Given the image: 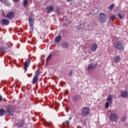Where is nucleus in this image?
<instances>
[{"mask_svg": "<svg viewBox=\"0 0 128 128\" xmlns=\"http://www.w3.org/2000/svg\"><path fill=\"white\" fill-rule=\"evenodd\" d=\"M80 98V97L78 96H74L72 97V100H73L74 102H76V100H78Z\"/></svg>", "mask_w": 128, "mask_h": 128, "instance_id": "obj_17", "label": "nucleus"}, {"mask_svg": "<svg viewBox=\"0 0 128 128\" xmlns=\"http://www.w3.org/2000/svg\"><path fill=\"white\" fill-rule=\"evenodd\" d=\"M62 48H68V43L65 42H64L62 44Z\"/></svg>", "mask_w": 128, "mask_h": 128, "instance_id": "obj_22", "label": "nucleus"}, {"mask_svg": "<svg viewBox=\"0 0 128 128\" xmlns=\"http://www.w3.org/2000/svg\"><path fill=\"white\" fill-rule=\"evenodd\" d=\"M114 18H116V16L114 15H112L110 17V20H111L112 22L114 20Z\"/></svg>", "mask_w": 128, "mask_h": 128, "instance_id": "obj_29", "label": "nucleus"}, {"mask_svg": "<svg viewBox=\"0 0 128 128\" xmlns=\"http://www.w3.org/2000/svg\"><path fill=\"white\" fill-rule=\"evenodd\" d=\"M46 10L47 14H50L54 10V6H49L46 8Z\"/></svg>", "mask_w": 128, "mask_h": 128, "instance_id": "obj_6", "label": "nucleus"}, {"mask_svg": "<svg viewBox=\"0 0 128 128\" xmlns=\"http://www.w3.org/2000/svg\"><path fill=\"white\" fill-rule=\"evenodd\" d=\"M122 122H126V115H124L121 118Z\"/></svg>", "mask_w": 128, "mask_h": 128, "instance_id": "obj_25", "label": "nucleus"}, {"mask_svg": "<svg viewBox=\"0 0 128 128\" xmlns=\"http://www.w3.org/2000/svg\"><path fill=\"white\" fill-rule=\"evenodd\" d=\"M4 114H6V110L4 109H1L0 110V116H4Z\"/></svg>", "mask_w": 128, "mask_h": 128, "instance_id": "obj_21", "label": "nucleus"}, {"mask_svg": "<svg viewBox=\"0 0 128 128\" xmlns=\"http://www.w3.org/2000/svg\"><path fill=\"white\" fill-rule=\"evenodd\" d=\"M96 48H98V44L96 43H94L90 46V50L91 52H96Z\"/></svg>", "mask_w": 128, "mask_h": 128, "instance_id": "obj_10", "label": "nucleus"}, {"mask_svg": "<svg viewBox=\"0 0 128 128\" xmlns=\"http://www.w3.org/2000/svg\"><path fill=\"white\" fill-rule=\"evenodd\" d=\"M52 54H50V55L46 58V62H48V61L50 60L52 58Z\"/></svg>", "mask_w": 128, "mask_h": 128, "instance_id": "obj_27", "label": "nucleus"}, {"mask_svg": "<svg viewBox=\"0 0 128 128\" xmlns=\"http://www.w3.org/2000/svg\"><path fill=\"white\" fill-rule=\"evenodd\" d=\"M0 24L2 26H8L10 24V21L8 19L3 18L1 20Z\"/></svg>", "mask_w": 128, "mask_h": 128, "instance_id": "obj_9", "label": "nucleus"}, {"mask_svg": "<svg viewBox=\"0 0 128 128\" xmlns=\"http://www.w3.org/2000/svg\"><path fill=\"white\" fill-rule=\"evenodd\" d=\"M44 126H49V128H50L52 126V123L51 122H44Z\"/></svg>", "mask_w": 128, "mask_h": 128, "instance_id": "obj_19", "label": "nucleus"}, {"mask_svg": "<svg viewBox=\"0 0 128 128\" xmlns=\"http://www.w3.org/2000/svg\"><path fill=\"white\" fill-rule=\"evenodd\" d=\"M30 64V60L26 59L25 62L24 63V70L26 72L28 70V68Z\"/></svg>", "mask_w": 128, "mask_h": 128, "instance_id": "obj_8", "label": "nucleus"}, {"mask_svg": "<svg viewBox=\"0 0 128 128\" xmlns=\"http://www.w3.org/2000/svg\"><path fill=\"white\" fill-rule=\"evenodd\" d=\"M72 0H67V2H70Z\"/></svg>", "mask_w": 128, "mask_h": 128, "instance_id": "obj_39", "label": "nucleus"}, {"mask_svg": "<svg viewBox=\"0 0 128 128\" xmlns=\"http://www.w3.org/2000/svg\"><path fill=\"white\" fill-rule=\"evenodd\" d=\"M72 71H71L69 74H68V76H72Z\"/></svg>", "mask_w": 128, "mask_h": 128, "instance_id": "obj_34", "label": "nucleus"}, {"mask_svg": "<svg viewBox=\"0 0 128 128\" xmlns=\"http://www.w3.org/2000/svg\"><path fill=\"white\" fill-rule=\"evenodd\" d=\"M7 46H8V48H10V46H12V42H9L8 43H7Z\"/></svg>", "mask_w": 128, "mask_h": 128, "instance_id": "obj_32", "label": "nucleus"}, {"mask_svg": "<svg viewBox=\"0 0 128 128\" xmlns=\"http://www.w3.org/2000/svg\"><path fill=\"white\" fill-rule=\"evenodd\" d=\"M90 110L88 108L85 107L82 109V114L84 116H88L90 114Z\"/></svg>", "mask_w": 128, "mask_h": 128, "instance_id": "obj_4", "label": "nucleus"}, {"mask_svg": "<svg viewBox=\"0 0 128 128\" xmlns=\"http://www.w3.org/2000/svg\"><path fill=\"white\" fill-rule=\"evenodd\" d=\"M112 95H109L107 98V101L110 102V104H112Z\"/></svg>", "mask_w": 128, "mask_h": 128, "instance_id": "obj_20", "label": "nucleus"}, {"mask_svg": "<svg viewBox=\"0 0 128 128\" xmlns=\"http://www.w3.org/2000/svg\"><path fill=\"white\" fill-rule=\"evenodd\" d=\"M28 22L30 24V26L32 30L34 28V20L32 17H29Z\"/></svg>", "mask_w": 128, "mask_h": 128, "instance_id": "obj_11", "label": "nucleus"}, {"mask_svg": "<svg viewBox=\"0 0 128 128\" xmlns=\"http://www.w3.org/2000/svg\"><path fill=\"white\" fill-rule=\"evenodd\" d=\"M15 14L14 12H8L6 15V18H8V20H12L14 18Z\"/></svg>", "mask_w": 128, "mask_h": 128, "instance_id": "obj_5", "label": "nucleus"}, {"mask_svg": "<svg viewBox=\"0 0 128 128\" xmlns=\"http://www.w3.org/2000/svg\"><path fill=\"white\" fill-rule=\"evenodd\" d=\"M96 68V66H94L92 64H90L88 66V70H94Z\"/></svg>", "mask_w": 128, "mask_h": 128, "instance_id": "obj_23", "label": "nucleus"}, {"mask_svg": "<svg viewBox=\"0 0 128 128\" xmlns=\"http://www.w3.org/2000/svg\"><path fill=\"white\" fill-rule=\"evenodd\" d=\"M121 96L122 98H128V92L126 90L121 92Z\"/></svg>", "mask_w": 128, "mask_h": 128, "instance_id": "obj_12", "label": "nucleus"}, {"mask_svg": "<svg viewBox=\"0 0 128 128\" xmlns=\"http://www.w3.org/2000/svg\"><path fill=\"white\" fill-rule=\"evenodd\" d=\"M109 106H110V103H108V102H106L105 104V106L106 108H108Z\"/></svg>", "mask_w": 128, "mask_h": 128, "instance_id": "obj_33", "label": "nucleus"}, {"mask_svg": "<svg viewBox=\"0 0 128 128\" xmlns=\"http://www.w3.org/2000/svg\"><path fill=\"white\" fill-rule=\"evenodd\" d=\"M7 112L8 114H9L12 116L14 112V108L10 106H8Z\"/></svg>", "mask_w": 128, "mask_h": 128, "instance_id": "obj_7", "label": "nucleus"}, {"mask_svg": "<svg viewBox=\"0 0 128 128\" xmlns=\"http://www.w3.org/2000/svg\"><path fill=\"white\" fill-rule=\"evenodd\" d=\"M40 69H38L35 72L34 76H37L38 78H40Z\"/></svg>", "mask_w": 128, "mask_h": 128, "instance_id": "obj_18", "label": "nucleus"}, {"mask_svg": "<svg viewBox=\"0 0 128 128\" xmlns=\"http://www.w3.org/2000/svg\"><path fill=\"white\" fill-rule=\"evenodd\" d=\"M62 40V36H58L55 38L56 42H60Z\"/></svg>", "mask_w": 128, "mask_h": 128, "instance_id": "obj_15", "label": "nucleus"}, {"mask_svg": "<svg viewBox=\"0 0 128 128\" xmlns=\"http://www.w3.org/2000/svg\"><path fill=\"white\" fill-rule=\"evenodd\" d=\"M38 82V77L34 76L32 80V84H36Z\"/></svg>", "mask_w": 128, "mask_h": 128, "instance_id": "obj_13", "label": "nucleus"}, {"mask_svg": "<svg viewBox=\"0 0 128 128\" xmlns=\"http://www.w3.org/2000/svg\"><path fill=\"white\" fill-rule=\"evenodd\" d=\"M2 96L0 95V102H2Z\"/></svg>", "mask_w": 128, "mask_h": 128, "instance_id": "obj_36", "label": "nucleus"}, {"mask_svg": "<svg viewBox=\"0 0 128 128\" xmlns=\"http://www.w3.org/2000/svg\"><path fill=\"white\" fill-rule=\"evenodd\" d=\"M115 46L118 50H124V44L122 41L117 42L116 43Z\"/></svg>", "mask_w": 128, "mask_h": 128, "instance_id": "obj_2", "label": "nucleus"}, {"mask_svg": "<svg viewBox=\"0 0 128 128\" xmlns=\"http://www.w3.org/2000/svg\"><path fill=\"white\" fill-rule=\"evenodd\" d=\"M119 118L118 116L114 113H112L110 114V119L112 122H118Z\"/></svg>", "mask_w": 128, "mask_h": 128, "instance_id": "obj_3", "label": "nucleus"}, {"mask_svg": "<svg viewBox=\"0 0 128 128\" xmlns=\"http://www.w3.org/2000/svg\"><path fill=\"white\" fill-rule=\"evenodd\" d=\"M120 60V56H116L114 58V62H118Z\"/></svg>", "mask_w": 128, "mask_h": 128, "instance_id": "obj_16", "label": "nucleus"}, {"mask_svg": "<svg viewBox=\"0 0 128 128\" xmlns=\"http://www.w3.org/2000/svg\"><path fill=\"white\" fill-rule=\"evenodd\" d=\"M28 78H30L32 76V74H27Z\"/></svg>", "mask_w": 128, "mask_h": 128, "instance_id": "obj_35", "label": "nucleus"}, {"mask_svg": "<svg viewBox=\"0 0 128 128\" xmlns=\"http://www.w3.org/2000/svg\"><path fill=\"white\" fill-rule=\"evenodd\" d=\"M13 2H19L20 0H12Z\"/></svg>", "mask_w": 128, "mask_h": 128, "instance_id": "obj_37", "label": "nucleus"}, {"mask_svg": "<svg viewBox=\"0 0 128 128\" xmlns=\"http://www.w3.org/2000/svg\"><path fill=\"white\" fill-rule=\"evenodd\" d=\"M6 51V48L4 46H2L0 48V52H4Z\"/></svg>", "mask_w": 128, "mask_h": 128, "instance_id": "obj_24", "label": "nucleus"}, {"mask_svg": "<svg viewBox=\"0 0 128 128\" xmlns=\"http://www.w3.org/2000/svg\"><path fill=\"white\" fill-rule=\"evenodd\" d=\"M114 8V4H111L110 6H109V8L110 10H112Z\"/></svg>", "mask_w": 128, "mask_h": 128, "instance_id": "obj_31", "label": "nucleus"}, {"mask_svg": "<svg viewBox=\"0 0 128 128\" xmlns=\"http://www.w3.org/2000/svg\"><path fill=\"white\" fill-rule=\"evenodd\" d=\"M66 124L67 126H70V122L66 121V123H63L62 124L63 126H66Z\"/></svg>", "mask_w": 128, "mask_h": 128, "instance_id": "obj_28", "label": "nucleus"}, {"mask_svg": "<svg viewBox=\"0 0 128 128\" xmlns=\"http://www.w3.org/2000/svg\"><path fill=\"white\" fill-rule=\"evenodd\" d=\"M108 16L104 13L101 12L99 14V22L100 24H104L106 22Z\"/></svg>", "mask_w": 128, "mask_h": 128, "instance_id": "obj_1", "label": "nucleus"}, {"mask_svg": "<svg viewBox=\"0 0 128 128\" xmlns=\"http://www.w3.org/2000/svg\"><path fill=\"white\" fill-rule=\"evenodd\" d=\"M24 124V120H20L17 123L16 126L18 128H22Z\"/></svg>", "mask_w": 128, "mask_h": 128, "instance_id": "obj_14", "label": "nucleus"}, {"mask_svg": "<svg viewBox=\"0 0 128 128\" xmlns=\"http://www.w3.org/2000/svg\"><path fill=\"white\" fill-rule=\"evenodd\" d=\"M28 0H24L23 6H28Z\"/></svg>", "mask_w": 128, "mask_h": 128, "instance_id": "obj_26", "label": "nucleus"}, {"mask_svg": "<svg viewBox=\"0 0 128 128\" xmlns=\"http://www.w3.org/2000/svg\"><path fill=\"white\" fill-rule=\"evenodd\" d=\"M118 16V17L120 18L121 19L124 18V14L122 15V14H119Z\"/></svg>", "mask_w": 128, "mask_h": 128, "instance_id": "obj_30", "label": "nucleus"}, {"mask_svg": "<svg viewBox=\"0 0 128 128\" xmlns=\"http://www.w3.org/2000/svg\"><path fill=\"white\" fill-rule=\"evenodd\" d=\"M56 12H57V14H58L60 12V10H58V9H57L56 10Z\"/></svg>", "mask_w": 128, "mask_h": 128, "instance_id": "obj_38", "label": "nucleus"}]
</instances>
